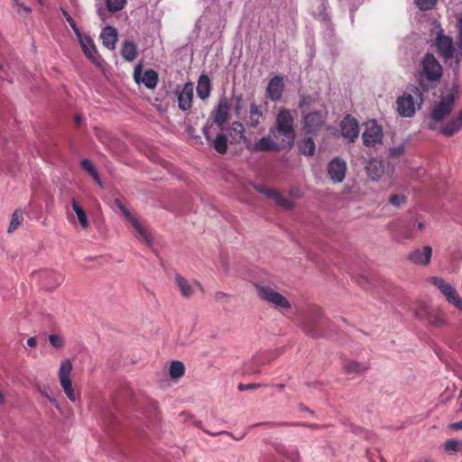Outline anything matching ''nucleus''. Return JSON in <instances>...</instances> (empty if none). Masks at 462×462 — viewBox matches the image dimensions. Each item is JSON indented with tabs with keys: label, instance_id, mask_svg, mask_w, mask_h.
Listing matches in <instances>:
<instances>
[{
	"label": "nucleus",
	"instance_id": "10",
	"mask_svg": "<svg viewBox=\"0 0 462 462\" xmlns=\"http://www.w3.org/2000/svg\"><path fill=\"white\" fill-rule=\"evenodd\" d=\"M82 51L96 66L102 67L103 59L98 54L94 41L91 37L86 35L83 31H74Z\"/></svg>",
	"mask_w": 462,
	"mask_h": 462
},
{
	"label": "nucleus",
	"instance_id": "22",
	"mask_svg": "<svg viewBox=\"0 0 462 462\" xmlns=\"http://www.w3.org/2000/svg\"><path fill=\"white\" fill-rule=\"evenodd\" d=\"M245 128L240 122H233L230 126L225 127V133L227 134L229 143H239L243 140L247 143L248 140L244 134Z\"/></svg>",
	"mask_w": 462,
	"mask_h": 462
},
{
	"label": "nucleus",
	"instance_id": "40",
	"mask_svg": "<svg viewBox=\"0 0 462 462\" xmlns=\"http://www.w3.org/2000/svg\"><path fill=\"white\" fill-rule=\"evenodd\" d=\"M438 2L439 0H413L416 7L422 12L434 9Z\"/></svg>",
	"mask_w": 462,
	"mask_h": 462
},
{
	"label": "nucleus",
	"instance_id": "30",
	"mask_svg": "<svg viewBox=\"0 0 462 462\" xmlns=\"http://www.w3.org/2000/svg\"><path fill=\"white\" fill-rule=\"evenodd\" d=\"M429 323L434 326H442L445 323V313L439 308L430 309L425 319Z\"/></svg>",
	"mask_w": 462,
	"mask_h": 462
},
{
	"label": "nucleus",
	"instance_id": "45",
	"mask_svg": "<svg viewBox=\"0 0 462 462\" xmlns=\"http://www.w3.org/2000/svg\"><path fill=\"white\" fill-rule=\"evenodd\" d=\"M406 202L407 198L404 195L394 194L389 199V203L395 208H401L402 206L405 205Z\"/></svg>",
	"mask_w": 462,
	"mask_h": 462
},
{
	"label": "nucleus",
	"instance_id": "53",
	"mask_svg": "<svg viewBox=\"0 0 462 462\" xmlns=\"http://www.w3.org/2000/svg\"><path fill=\"white\" fill-rule=\"evenodd\" d=\"M450 427H451V429L456 430H462V420L452 423L450 425Z\"/></svg>",
	"mask_w": 462,
	"mask_h": 462
},
{
	"label": "nucleus",
	"instance_id": "37",
	"mask_svg": "<svg viewBox=\"0 0 462 462\" xmlns=\"http://www.w3.org/2000/svg\"><path fill=\"white\" fill-rule=\"evenodd\" d=\"M185 367L180 361H172L169 368V374L171 378L179 379L184 374Z\"/></svg>",
	"mask_w": 462,
	"mask_h": 462
},
{
	"label": "nucleus",
	"instance_id": "54",
	"mask_svg": "<svg viewBox=\"0 0 462 462\" xmlns=\"http://www.w3.org/2000/svg\"><path fill=\"white\" fill-rule=\"evenodd\" d=\"M294 425L305 426V427H309L310 429H319V426L318 424H310V423H295Z\"/></svg>",
	"mask_w": 462,
	"mask_h": 462
},
{
	"label": "nucleus",
	"instance_id": "17",
	"mask_svg": "<svg viewBox=\"0 0 462 462\" xmlns=\"http://www.w3.org/2000/svg\"><path fill=\"white\" fill-rule=\"evenodd\" d=\"M431 256V246L423 245L421 247H417L411 250L408 254L407 259L413 264L426 266L430 263Z\"/></svg>",
	"mask_w": 462,
	"mask_h": 462
},
{
	"label": "nucleus",
	"instance_id": "3",
	"mask_svg": "<svg viewBox=\"0 0 462 462\" xmlns=\"http://www.w3.org/2000/svg\"><path fill=\"white\" fill-rule=\"evenodd\" d=\"M276 140H280L285 147H291L295 139L293 117L290 110L282 109L276 117L275 126L270 130Z\"/></svg>",
	"mask_w": 462,
	"mask_h": 462
},
{
	"label": "nucleus",
	"instance_id": "59",
	"mask_svg": "<svg viewBox=\"0 0 462 462\" xmlns=\"http://www.w3.org/2000/svg\"><path fill=\"white\" fill-rule=\"evenodd\" d=\"M80 120H81V119H80V117H79V116H76V124H77L78 125H80Z\"/></svg>",
	"mask_w": 462,
	"mask_h": 462
},
{
	"label": "nucleus",
	"instance_id": "32",
	"mask_svg": "<svg viewBox=\"0 0 462 462\" xmlns=\"http://www.w3.org/2000/svg\"><path fill=\"white\" fill-rule=\"evenodd\" d=\"M263 118V115L260 107L255 104H251L249 110V117L247 120V125L250 126L255 127L262 122Z\"/></svg>",
	"mask_w": 462,
	"mask_h": 462
},
{
	"label": "nucleus",
	"instance_id": "31",
	"mask_svg": "<svg viewBox=\"0 0 462 462\" xmlns=\"http://www.w3.org/2000/svg\"><path fill=\"white\" fill-rule=\"evenodd\" d=\"M121 55L126 61H134L137 55L136 45L130 41L125 42L121 49Z\"/></svg>",
	"mask_w": 462,
	"mask_h": 462
},
{
	"label": "nucleus",
	"instance_id": "6",
	"mask_svg": "<svg viewBox=\"0 0 462 462\" xmlns=\"http://www.w3.org/2000/svg\"><path fill=\"white\" fill-rule=\"evenodd\" d=\"M258 297L263 301L272 304L275 308L291 309L290 301L280 292L275 291L271 285L264 282L255 284Z\"/></svg>",
	"mask_w": 462,
	"mask_h": 462
},
{
	"label": "nucleus",
	"instance_id": "21",
	"mask_svg": "<svg viewBox=\"0 0 462 462\" xmlns=\"http://www.w3.org/2000/svg\"><path fill=\"white\" fill-rule=\"evenodd\" d=\"M286 148L282 145L280 140H276L270 134L269 136H264L257 140L252 146V151L254 152H266V151H279L280 149Z\"/></svg>",
	"mask_w": 462,
	"mask_h": 462
},
{
	"label": "nucleus",
	"instance_id": "33",
	"mask_svg": "<svg viewBox=\"0 0 462 462\" xmlns=\"http://www.w3.org/2000/svg\"><path fill=\"white\" fill-rule=\"evenodd\" d=\"M100 39L104 46L109 50H114L117 42V31H102Z\"/></svg>",
	"mask_w": 462,
	"mask_h": 462
},
{
	"label": "nucleus",
	"instance_id": "62",
	"mask_svg": "<svg viewBox=\"0 0 462 462\" xmlns=\"http://www.w3.org/2000/svg\"><path fill=\"white\" fill-rule=\"evenodd\" d=\"M304 104H305V99L303 98V99L301 100V102H300V106H304Z\"/></svg>",
	"mask_w": 462,
	"mask_h": 462
},
{
	"label": "nucleus",
	"instance_id": "28",
	"mask_svg": "<svg viewBox=\"0 0 462 462\" xmlns=\"http://www.w3.org/2000/svg\"><path fill=\"white\" fill-rule=\"evenodd\" d=\"M211 89V82L209 78L203 74L199 78L197 86V94L199 98L206 99L209 97Z\"/></svg>",
	"mask_w": 462,
	"mask_h": 462
},
{
	"label": "nucleus",
	"instance_id": "57",
	"mask_svg": "<svg viewBox=\"0 0 462 462\" xmlns=\"http://www.w3.org/2000/svg\"><path fill=\"white\" fill-rule=\"evenodd\" d=\"M211 436H217V435H221V434H226V435H229V436H232V434L226 430H223V431H220V432H217V433H209Z\"/></svg>",
	"mask_w": 462,
	"mask_h": 462
},
{
	"label": "nucleus",
	"instance_id": "41",
	"mask_svg": "<svg viewBox=\"0 0 462 462\" xmlns=\"http://www.w3.org/2000/svg\"><path fill=\"white\" fill-rule=\"evenodd\" d=\"M23 212L21 210H15L12 216L11 223L8 228V232L15 230L23 222Z\"/></svg>",
	"mask_w": 462,
	"mask_h": 462
},
{
	"label": "nucleus",
	"instance_id": "64",
	"mask_svg": "<svg viewBox=\"0 0 462 462\" xmlns=\"http://www.w3.org/2000/svg\"><path fill=\"white\" fill-rule=\"evenodd\" d=\"M2 69H3V66L0 64V70H2Z\"/></svg>",
	"mask_w": 462,
	"mask_h": 462
},
{
	"label": "nucleus",
	"instance_id": "52",
	"mask_svg": "<svg viewBox=\"0 0 462 462\" xmlns=\"http://www.w3.org/2000/svg\"><path fill=\"white\" fill-rule=\"evenodd\" d=\"M227 295L223 292V291H217L216 294H215V299L217 300H222L224 298H226Z\"/></svg>",
	"mask_w": 462,
	"mask_h": 462
},
{
	"label": "nucleus",
	"instance_id": "49",
	"mask_svg": "<svg viewBox=\"0 0 462 462\" xmlns=\"http://www.w3.org/2000/svg\"><path fill=\"white\" fill-rule=\"evenodd\" d=\"M50 392H51V389L48 386H43L42 388L40 389L41 394L42 396H44L45 398H47L48 400L51 397L50 395Z\"/></svg>",
	"mask_w": 462,
	"mask_h": 462
},
{
	"label": "nucleus",
	"instance_id": "14",
	"mask_svg": "<svg viewBox=\"0 0 462 462\" xmlns=\"http://www.w3.org/2000/svg\"><path fill=\"white\" fill-rule=\"evenodd\" d=\"M210 128L211 126H204L203 128V134L211 144V146L220 154H224L226 152L227 144L229 143V141L227 139V134L225 133V127L218 128L219 133L217 134L216 137L213 138L210 134Z\"/></svg>",
	"mask_w": 462,
	"mask_h": 462
},
{
	"label": "nucleus",
	"instance_id": "34",
	"mask_svg": "<svg viewBox=\"0 0 462 462\" xmlns=\"http://www.w3.org/2000/svg\"><path fill=\"white\" fill-rule=\"evenodd\" d=\"M71 206H72L74 212L77 215L78 220H79L81 227L84 229L88 228L89 222H88L87 214L84 211V209L79 205V203L76 201V199H72Z\"/></svg>",
	"mask_w": 462,
	"mask_h": 462
},
{
	"label": "nucleus",
	"instance_id": "46",
	"mask_svg": "<svg viewBox=\"0 0 462 462\" xmlns=\"http://www.w3.org/2000/svg\"><path fill=\"white\" fill-rule=\"evenodd\" d=\"M405 152V143L402 142L389 149V153L392 157H399Z\"/></svg>",
	"mask_w": 462,
	"mask_h": 462
},
{
	"label": "nucleus",
	"instance_id": "11",
	"mask_svg": "<svg viewBox=\"0 0 462 462\" xmlns=\"http://www.w3.org/2000/svg\"><path fill=\"white\" fill-rule=\"evenodd\" d=\"M383 137V128L375 120L365 122L362 139L366 147H374L376 144L382 143Z\"/></svg>",
	"mask_w": 462,
	"mask_h": 462
},
{
	"label": "nucleus",
	"instance_id": "4",
	"mask_svg": "<svg viewBox=\"0 0 462 462\" xmlns=\"http://www.w3.org/2000/svg\"><path fill=\"white\" fill-rule=\"evenodd\" d=\"M423 103L422 89L413 87L396 100V110L402 117H411Z\"/></svg>",
	"mask_w": 462,
	"mask_h": 462
},
{
	"label": "nucleus",
	"instance_id": "61",
	"mask_svg": "<svg viewBox=\"0 0 462 462\" xmlns=\"http://www.w3.org/2000/svg\"><path fill=\"white\" fill-rule=\"evenodd\" d=\"M103 29H107V30H110V29H115L113 26L107 24L106 25Z\"/></svg>",
	"mask_w": 462,
	"mask_h": 462
},
{
	"label": "nucleus",
	"instance_id": "48",
	"mask_svg": "<svg viewBox=\"0 0 462 462\" xmlns=\"http://www.w3.org/2000/svg\"><path fill=\"white\" fill-rule=\"evenodd\" d=\"M14 6H17L19 8H22L24 12L30 14L32 12V9L25 5L23 3H21L19 0H12Z\"/></svg>",
	"mask_w": 462,
	"mask_h": 462
},
{
	"label": "nucleus",
	"instance_id": "26",
	"mask_svg": "<svg viewBox=\"0 0 462 462\" xmlns=\"http://www.w3.org/2000/svg\"><path fill=\"white\" fill-rule=\"evenodd\" d=\"M192 98V86L186 84L178 96L179 107L183 111L189 109L191 107Z\"/></svg>",
	"mask_w": 462,
	"mask_h": 462
},
{
	"label": "nucleus",
	"instance_id": "24",
	"mask_svg": "<svg viewBox=\"0 0 462 462\" xmlns=\"http://www.w3.org/2000/svg\"><path fill=\"white\" fill-rule=\"evenodd\" d=\"M257 189L266 197L272 199L277 205L284 208H292L294 206V203L290 199L282 196L275 189L260 187L257 188Z\"/></svg>",
	"mask_w": 462,
	"mask_h": 462
},
{
	"label": "nucleus",
	"instance_id": "47",
	"mask_svg": "<svg viewBox=\"0 0 462 462\" xmlns=\"http://www.w3.org/2000/svg\"><path fill=\"white\" fill-rule=\"evenodd\" d=\"M49 341L55 348H61L64 346L63 338L59 335H50Z\"/></svg>",
	"mask_w": 462,
	"mask_h": 462
},
{
	"label": "nucleus",
	"instance_id": "15",
	"mask_svg": "<svg viewBox=\"0 0 462 462\" xmlns=\"http://www.w3.org/2000/svg\"><path fill=\"white\" fill-rule=\"evenodd\" d=\"M326 113L315 111L306 115L303 118V129L307 134H316L325 123Z\"/></svg>",
	"mask_w": 462,
	"mask_h": 462
},
{
	"label": "nucleus",
	"instance_id": "56",
	"mask_svg": "<svg viewBox=\"0 0 462 462\" xmlns=\"http://www.w3.org/2000/svg\"><path fill=\"white\" fill-rule=\"evenodd\" d=\"M49 401L57 408L60 409V404L55 398L51 397Z\"/></svg>",
	"mask_w": 462,
	"mask_h": 462
},
{
	"label": "nucleus",
	"instance_id": "13",
	"mask_svg": "<svg viewBox=\"0 0 462 462\" xmlns=\"http://www.w3.org/2000/svg\"><path fill=\"white\" fill-rule=\"evenodd\" d=\"M230 104L226 96L219 98L217 106L210 114L213 123L218 127H225V124L229 119Z\"/></svg>",
	"mask_w": 462,
	"mask_h": 462
},
{
	"label": "nucleus",
	"instance_id": "27",
	"mask_svg": "<svg viewBox=\"0 0 462 462\" xmlns=\"http://www.w3.org/2000/svg\"><path fill=\"white\" fill-rule=\"evenodd\" d=\"M328 0H311L310 10L317 19L326 21L328 19Z\"/></svg>",
	"mask_w": 462,
	"mask_h": 462
},
{
	"label": "nucleus",
	"instance_id": "12",
	"mask_svg": "<svg viewBox=\"0 0 462 462\" xmlns=\"http://www.w3.org/2000/svg\"><path fill=\"white\" fill-rule=\"evenodd\" d=\"M365 170L369 179L377 181L383 175H392L394 168L389 162L372 159L367 162Z\"/></svg>",
	"mask_w": 462,
	"mask_h": 462
},
{
	"label": "nucleus",
	"instance_id": "42",
	"mask_svg": "<svg viewBox=\"0 0 462 462\" xmlns=\"http://www.w3.org/2000/svg\"><path fill=\"white\" fill-rule=\"evenodd\" d=\"M462 447L461 441L457 439H448L444 444V448L447 452L455 453L457 452Z\"/></svg>",
	"mask_w": 462,
	"mask_h": 462
},
{
	"label": "nucleus",
	"instance_id": "43",
	"mask_svg": "<svg viewBox=\"0 0 462 462\" xmlns=\"http://www.w3.org/2000/svg\"><path fill=\"white\" fill-rule=\"evenodd\" d=\"M106 4L109 12L116 13L123 9L125 0H106Z\"/></svg>",
	"mask_w": 462,
	"mask_h": 462
},
{
	"label": "nucleus",
	"instance_id": "7",
	"mask_svg": "<svg viewBox=\"0 0 462 462\" xmlns=\"http://www.w3.org/2000/svg\"><path fill=\"white\" fill-rule=\"evenodd\" d=\"M73 369V365L70 359L66 358L63 359L60 362V368H59V381L60 383V386L68 397V399L70 402H75L78 400V397L74 392L73 386H72V381L70 378V374Z\"/></svg>",
	"mask_w": 462,
	"mask_h": 462
},
{
	"label": "nucleus",
	"instance_id": "60",
	"mask_svg": "<svg viewBox=\"0 0 462 462\" xmlns=\"http://www.w3.org/2000/svg\"><path fill=\"white\" fill-rule=\"evenodd\" d=\"M299 457V453L296 451L293 457H291L292 460H296Z\"/></svg>",
	"mask_w": 462,
	"mask_h": 462
},
{
	"label": "nucleus",
	"instance_id": "25",
	"mask_svg": "<svg viewBox=\"0 0 462 462\" xmlns=\"http://www.w3.org/2000/svg\"><path fill=\"white\" fill-rule=\"evenodd\" d=\"M284 85L283 79L280 76L273 77L267 86V96L273 101H277L282 97Z\"/></svg>",
	"mask_w": 462,
	"mask_h": 462
},
{
	"label": "nucleus",
	"instance_id": "38",
	"mask_svg": "<svg viewBox=\"0 0 462 462\" xmlns=\"http://www.w3.org/2000/svg\"><path fill=\"white\" fill-rule=\"evenodd\" d=\"M367 369L366 365L351 360L346 363L345 370L347 374H359Z\"/></svg>",
	"mask_w": 462,
	"mask_h": 462
},
{
	"label": "nucleus",
	"instance_id": "16",
	"mask_svg": "<svg viewBox=\"0 0 462 462\" xmlns=\"http://www.w3.org/2000/svg\"><path fill=\"white\" fill-rule=\"evenodd\" d=\"M143 63L139 62L134 70V78L136 82H143L149 89H153L158 84V73L153 69H147L143 76Z\"/></svg>",
	"mask_w": 462,
	"mask_h": 462
},
{
	"label": "nucleus",
	"instance_id": "8",
	"mask_svg": "<svg viewBox=\"0 0 462 462\" xmlns=\"http://www.w3.org/2000/svg\"><path fill=\"white\" fill-rule=\"evenodd\" d=\"M116 204L121 209L123 215L134 229L135 236L138 238V240L147 245H152V236L146 226L138 218H136L119 200H116Z\"/></svg>",
	"mask_w": 462,
	"mask_h": 462
},
{
	"label": "nucleus",
	"instance_id": "29",
	"mask_svg": "<svg viewBox=\"0 0 462 462\" xmlns=\"http://www.w3.org/2000/svg\"><path fill=\"white\" fill-rule=\"evenodd\" d=\"M426 224L422 220L414 219L410 223L409 226L402 232V236L405 239H411L417 236V231H423Z\"/></svg>",
	"mask_w": 462,
	"mask_h": 462
},
{
	"label": "nucleus",
	"instance_id": "23",
	"mask_svg": "<svg viewBox=\"0 0 462 462\" xmlns=\"http://www.w3.org/2000/svg\"><path fill=\"white\" fill-rule=\"evenodd\" d=\"M42 283L47 290L59 287L64 281V276L55 271H44L41 273Z\"/></svg>",
	"mask_w": 462,
	"mask_h": 462
},
{
	"label": "nucleus",
	"instance_id": "39",
	"mask_svg": "<svg viewBox=\"0 0 462 462\" xmlns=\"http://www.w3.org/2000/svg\"><path fill=\"white\" fill-rule=\"evenodd\" d=\"M81 166L82 168L88 171L90 176L99 184L101 185V180H100V178L97 174V171L95 168V166L93 165V163L91 162V161L88 160V159H85L83 161H81Z\"/></svg>",
	"mask_w": 462,
	"mask_h": 462
},
{
	"label": "nucleus",
	"instance_id": "58",
	"mask_svg": "<svg viewBox=\"0 0 462 462\" xmlns=\"http://www.w3.org/2000/svg\"><path fill=\"white\" fill-rule=\"evenodd\" d=\"M5 402V397L3 392L0 390V403L3 404Z\"/></svg>",
	"mask_w": 462,
	"mask_h": 462
},
{
	"label": "nucleus",
	"instance_id": "44",
	"mask_svg": "<svg viewBox=\"0 0 462 462\" xmlns=\"http://www.w3.org/2000/svg\"><path fill=\"white\" fill-rule=\"evenodd\" d=\"M429 310L430 308L425 302H420L414 310V314L418 319H425Z\"/></svg>",
	"mask_w": 462,
	"mask_h": 462
},
{
	"label": "nucleus",
	"instance_id": "51",
	"mask_svg": "<svg viewBox=\"0 0 462 462\" xmlns=\"http://www.w3.org/2000/svg\"><path fill=\"white\" fill-rule=\"evenodd\" d=\"M27 345H28V346H30L32 348L35 347L37 346V339H36V337H32L28 338Z\"/></svg>",
	"mask_w": 462,
	"mask_h": 462
},
{
	"label": "nucleus",
	"instance_id": "5",
	"mask_svg": "<svg viewBox=\"0 0 462 462\" xmlns=\"http://www.w3.org/2000/svg\"><path fill=\"white\" fill-rule=\"evenodd\" d=\"M442 76V67L437 59L431 53H427L421 61V70L418 74V81L420 88L426 90L428 86L425 85L424 80L429 82H437Z\"/></svg>",
	"mask_w": 462,
	"mask_h": 462
},
{
	"label": "nucleus",
	"instance_id": "19",
	"mask_svg": "<svg viewBox=\"0 0 462 462\" xmlns=\"http://www.w3.org/2000/svg\"><path fill=\"white\" fill-rule=\"evenodd\" d=\"M175 282L180 291L181 296L184 298L191 297L197 290L203 291V287L199 282H189L180 274L175 275Z\"/></svg>",
	"mask_w": 462,
	"mask_h": 462
},
{
	"label": "nucleus",
	"instance_id": "50",
	"mask_svg": "<svg viewBox=\"0 0 462 462\" xmlns=\"http://www.w3.org/2000/svg\"><path fill=\"white\" fill-rule=\"evenodd\" d=\"M257 387H258V385L254 384V383L246 384V385L240 384V385H239V387H238V389L242 391V390L255 389V388H257Z\"/></svg>",
	"mask_w": 462,
	"mask_h": 462
},
{
	"label": "nucleus",
	"instance_id": "63",
	"mask_svg": "<svg viewBox=\"0 0 462 462\" xmlns=\"http://www.w3.org/2000/svg\"><path fill=\"white\" fill-rule=\"evenodd\" d=\"M278 387H279V389H282L283 387V385L282 384H279Z\"/></svg>",
	"mask_w": 462,
	"mask_h": 462
},
{
	"label": "nucleus",
	"instance_id": "35",
	"mask_svg": "<svg viewBox=\"0 0 462 462\" xmlns=\"http://www.w3.org/2000/svg\"><path fill=\"white\" fill-rule=\"evenodd\" d=\"M315 324V318L306 317L300 322L299 325L308 335H310L312 337H318L319 334L313 328Z\"/></svg>",
	"mask_w": 462,
	"mask_h": 462
},
{
	"label": "nucleus",
	"instance_id": "18",
	"mask_svg": "<svg viewBox=\"0 0 462 462\" xmlns=\"http://www.w3.org/2000/svg\"><path fill=\"white\" fill-rule=\"evenodd\" d=\"M327 171L334 183H341L346 177V163L339 158H335L328 164Z\"/></svg>",
	"mask_w": 462,
	"mask_h": 462
},
{
	"label": "nucleus",
	"instance_id": "55",
	"mask_svg": "<svg viewBox=\"0 0 462 462\" xmlns=\"http://www.w3.org/2000/svg\"><path fill=\"white\" fill-rule=\"evenodd\" d=\"M65 14H66L67 20L69 23V24L72 27V29H77L76 23H75L74 20L67 13H65Z\"/></svg>",
	"mask_w": 462,
	"mask_h": 462
},
{
	"label": "nucleus",
	"instance_id": "20",
	"mask_svg": "<svg viewBox=\"0 0 462 462\" xmlns=\"http://www.w3.org/2000/svg\"><path fill=\"white\" fill-rule=\"evenodd\" d=\"M342 135L349 142H354L359 134V125L356 119L346 116L340 124Z\"/></svg>",
	"mask_w": 462,
	"mask_h": 462
},
{
	"label": "nucleus",
	"instance_id": "9",
	"mask_svg": "<svg viewBox=\"0 0 462 462\" xmlns=\"http://www.w3.org/2000/svg\"><path fill=\"white\" fill-rule=\"evenodd\" d=\"M430 282L440 291L450 304L454 305L459 310H462V300L457 290L450 283L437 276L430 277Z\"/></svg>",
	"mask_w": 462,
	"mask_h": 462
},
{
	"label": "nucleus",
	"instance_id": "1",
	"mask_svg": "<svg viewBox=\"0 0 462 462\" xmlns=\"http://www.w3.org/2000/svg\"><path fill=\"white\" fill-rule=\"evenodd\" d=\"M455 106V96L451 91L443 92L430 107L425 118L427 128L450 137L462 129V110L450 117Z\"/></svg>",
	"mask_w": 462,
	"mask_h": 462
},
{
	"label": "nucleus",
	"instance_id": "36",
	"mask_svg": "<svg viewBox=\"0 0 462 462\" xmlns=\"http://www.w3.org/2000/svg\"><path fill=\"white\" fill-rule=\"evenodd\" d=\"M299 149L305 155H313L316 151V144L311 137H305L300 143Z\"/></svg>",
	"mask_w": 462,
	"mask_h": 462
},
{
	"label": "nucleus",
	"instance_id": "2",
	"mask_svg": "<svg viewBox=\"0 0 462 462\" xmlns=\"http://www.w3.org/2000/svg\"><path fill=\"white\" fill-rule=\"evenodd\" d=\"M439 32L435 40V46L444 60L448 62L449 66L453 67L454 70H457L459 61L462 58V51H460L462 47V31H459L458 48L456 47L452 38L442 34L441 32L443 31Z\"/></svg>",
	"mask_w": 462,
	"mask_h": 462
}]
</instances>
